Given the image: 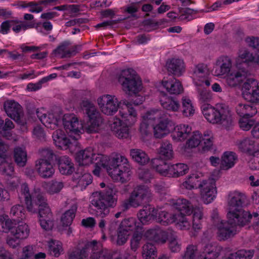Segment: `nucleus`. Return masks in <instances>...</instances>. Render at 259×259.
Masks as SVG:
<instances>
[{"label": "nucleus", "instance_id": "obj_1", "mask_svg": "<svg viewBox=\"0 0 259 259\" xmlns=\"http://www.w3.org/2000/svg\"><path fill=\"white\" fill-rule=\"evenodd\" d=\"M76 160L80 166H87L94 162L106 169L108 175L115 182L121 183L128 181L132 175L131 167L127 158L119 153L107 156L96 153L92 147L76 153Z\"/></svg>", "mask_w": 259, "mask_h": 259}, {"label": "nucleus", "instance_id": "obj_2", "mask_svg": "<svg viewBox=\"0 0 259 259\" xmlns=\"http://www.w3.org/2000/svg\"><path fill=\"white\" fill-rule=\"evenodd\" d=\"M18 198L21 202H24L28 212L38 213L39 218L53 217L47 199L39 189L30 191L28 185L23 183L21 186Z\"/></svg>", "mask_w": 259, "mask_h": 259}, {"label": "nucleus", "instance_id": "obj_3", "mask_svg": "<svg viewBox=\"0 0 259 259\" xmlns=\"http://www.w3.org/2000/svg\"><path fill=\"white\" fill-rule=\"evenodd\" d=\"M137 253L126 250L119 254L114 259H136ZM111 253L106 250H101L97 241L86 242L80 245L69 255V259H111Z\"/></svg>", "mask_w": 259, "mask_h": 259}, {"label": "nucleus", "instance_id": "obj_4", "mask_svg": "<svg viewBox=\"0 0 259 259\" xmlns=\"http://www.w3.org/2000/svg\"><path fill=\"white\" fill-rule=\"evenodd\" d=\"M118 192L116 187L112 186H108L104 192L93 193L91 197V203L95 208L96 215L101 218L98 225L103 233L106 224V221L103 218L109 214L110 207H114L116 205Z\"/></svg>", "mask_w": 259, "mask_h": 259}, {"label": "nucleus", "instance_id": "obj_5", "mask_svg": "<svg viewBox=\"0 0 259 259\" xmlns=\"http://www.w3.org/2000/svg\"><path fill=\"white\" fill-rule=\"evenodd\" d=\"M217 63V66L214 71V75L220 76L228 73L227 82L230 87H233L239 84L247 74V70L241 66V64L237 62L236 65L232 67V60L228 56L220 57Z\"/></svg>", "mask_w": 259, "mask_h": 259}, {"label": "nucleus", "instance_id": "obj_6", "mask_svg": "<svg viewBox=\"0 0 259 259\" xmlns=\"http://www.w3.org/2000/svg\"><path fill=\"white\" fill-rule=\"evenodd\" d=\"M201 110L204 116L210 123L220 124L225 128L232 125V115L226 107L220 105L214 107L210 104H203Z\"/></svg>", "mask_w": 259, "mask_h": 259}, {"label": "nucleus", "instance_id": "obj_7", "mask_svg": "<svg viewBox=\"0 0 259 259\" xmlns=\"http://www.w3.org/2000/svg\"><path fill=\"white\" fill-rule=\"evenodd\" d=\"M118 81L122 91L130 96L136 95L142 89L141 80L132 68L122 70L118 75Z\"/></svg>", "mask_w": 259, "mask_h": 259}, {"label": "nucleus", "instance_id": "obj_8", "mask_svg": "<svg viewBox=\"0 0 259 259\" xmlns=\"http://www.w3.org/2000/svg\"><path fill=\"white\" fill-rule=\"evenodd\" d=\"M152 193L147 186L139 185L136 187L130 194L128 198L122 201L121 207L123 210L130 207L137 208L143 203L150 201Z\"/></svg>", "mask_w": 259, "mask_h": 259}, {"label": "nucleus", "instance_id": "obj_9", "mask_svg": "<svg viewBox=\"0 0 259 259\" xmlns=\"http://www.w3.org/2000/svg\"><path fill=\"white\" fill-rule=\"evenodd\" d=\"M82 107L89 118L85 127V131L88 133L97 132L103 122V118L100 113L95 106L88 101L82 102Z\"/></svg>", "mask_w": 259, "mask_h": 259}, {"label": "nucleus", "instance_id": "obj_10", "mask_svg": "<svg viewBox=\"0 0 259 259\" xmlns=\"http://www.w3.org/2000/svg\"><path fill=\"white\" fill-rule=\"evenodd\" d=\"M100 112L104 115L113 116L119 109L121 102L113 94H105L99 96L97 100Z\"/></svg>", "mask_w": 259, "mask_h": 259}, {"label": "nucleus", "instance_id": "obj_11", "mask_svg": "<svg viewBox=\"0 0 259 259\" xmlns=\"http://www.w3.org/2000/svg\"><path fill=\"white\" fill-rule=\"evenodd\" d=\"M63 125L69 137H74L77 140L83 131V125L73 114H65L62 119Z\"/></svg>", "mask_w": 259, "mask_h": 259}, {"label": "nucleus", "instance_id": "obj_12", "mask_svg": "<svg viewBox=\"0 0 259 259\" xmlns=\"http://www.w3.org/2000/svg\"><path fill=\"white\" fill-rule=\"evenodd\" d=\"M162 115V110L151 109L147 112L143 117V121L140 127L142 137L145 139L151 136V127L156 120Z\"/></svg>", "mask_w": 259, "mask_h": 259}, {"label": "nucleus", "instance_id": "obj_13", "mask_svg": "<svg viewBox=\"0 0 259 259\" xmlns=\"http://www.w3.org/2000/svg\"><path fill=\"white\" fill-rule=\"evenodd\" d=\"M208 73L207 65L204 63H199L191 68V77L195 86L209 87L210 85V80L207 77Z\"/></svg>", "mask_w": 259, "mask_h": 259}, {"label": "nucleus", "instance_id": "obj_14", "mask_svg": "<svg viewBox=\"0 0 259 259\" xmlns=\"http://www.w3.org/2000/svg\"><path fill=\"white\" fill-rule=\"evenodd\" d=\"M243 98L252 103L259 104V82L253 79H247L242 87Z\"/></svg>", "mask_w": 259, "mask_h": 259}, {"label": "nucleus", "instance_id": "obj_15", "mask_svg": "<svg viewBox=\"0 0 259 259\" xmlns=\"http://www.w3.org/2000/svg\"><path fill=\"white\" fill-rule=\"evenodd\" d=\"M200 189L202 200L205 204L211 203L216 196L217 193L215 182L212 179L202 180L198 185Z\"/></svg>", "mask_w": 259, "mask_h": 259}, {"label": "nucleus", "instance_id": "obj_16", "mask_svg": "<svg viewBox=\"0 0 259 259\" xmlns=\"http://www.w3.org/2000/svg\"><path fill=\"white\" fill-rule=\"evenodd\" d=\"M4 109L7 115L21 125L25 123L21 105L14 100H7L4 104Z\"/></svg>", "mask_w": 259, "mask_h": 259}, {"label": "nucleus", "instance_id": "obj_17", "mask_svg": "<svg viewBox=\"0 0 259 259\" xmlns=\"http://www.w3.org/2000/svg\"><path fill=\"white\" fill-rule=\"evenodd\" d=\"M52 138L56 146L62 149L74 150L78 145L76 139L74 137L68 138L61 130L55 131L53 134Z\"/></svg>", "mask_w": 259, "mask_h": 259}, {"label": "nucleus", "instance_id": "obj_18", "mask_svg": "<svg viewBox=\"0 0 259 259\" xmlns=\"http://www.w3.org/2000/svg\"><path fill=\"white\" fill-rule=\"evenodd\" d=\"M52 138L56 146L62 149L74 150L78 145L76 139L74 137L68 138L61 130L55 131L53 134Z\"/></svg>", "mask_w": 259, "mask_h": 259}, {"label": "nucleus", "instance_id": "obj_19", "mask_svg": "<svg viewBox=\"0 0 259 259\" xmlns=\"http://www.w3.org/2000/svg\"><path fill=\"white\" fill-rule=\"evenodd\" d=\"M161 117L156 120L158 121V123L153 126L154 135L156 138H162L167 135L173 130L175 126L174 122L168 118L165 117V115L162 111Z\"/></svg>", "mask_w": 259, "mask_h": 259}, {"label": "nucleus", "instance_id": "obj_20", "mask_svg": "<svg viewBox=\"0 0 259 259\" xmlns=\"http://www.w3.org/2000/svg\"><path fill=\"white\" fill-rule=\"evenodd\" d=\"M227 216L229 222L234 226H243L252 218V215L243 209L229 210Z\"/></svg>", "mask_w": 259, "mask_h": 259}, {"label": "nucleus", "instance_id": "obj_21", "mask_svg": "<svg viewBox=\"0 0 259 259\" xmlns=\"http://www.w3.org/2000/svg\"><path fill=\"white\" fill-rule=\"evenodd\" d=\"M123 104L125 107L119 110V115L121 118L123 124L132 126L137 121V111L130 103L124 102Z\"/></svg>", "mask_w": 259, "mask_h": 259}, {"label": "nucleus", "instance_id": "obj_22", "mask_svg": "<svg viewBox=\"0 0 259 259\" xmlns=\"http://www.w3.org/2000/svg\"><path fill=\"white\" fill-rule=\"evenodd\" d=\"M81 48V46H72L69 41H64L61 43L53 53L61 58H69L75 55Z\"/></svg>", "mask_w": 259, "mask_h": 259}, {"label": "nucleus", "instance_id": "obj_23", "mask_svg": "<svg viewBox=\"0 0 259 259\" xmlns=\"http://www.w3.org/2000/svg\"><path fill=\"white\" fill-rule=\"evenodd\" d=\"M36 114L41 123L47 127L55 129L58 125L59 116L55 113L49 112L48 114L44 109L36 111Z\"/></svg>", "mask_w": 259, "mask_h": 259}, {"label": "nucleus", "instance_id": "obj_24", "mask_svg": "<svg viewBox=\"0 0 259 259\" xmlns=\"http://www.w3.org/2000/svg\"><path fill=\"white\" fill-rule=\"evenodd\" d=\"M159 102L162 108L167 111L176 112L180 109L181 106L179 101L168 96L163 92L160 93Z\"/></svg>", "mask_w": 259, "mask_h": 259}, {"label": "nucleus", "instance_id": "obj_25", "mask_svg": "<svg viewBox=\"0 0 259 259\" xmlns=\"http://www.w3.org/2000/svg\"><path fill=\"white\" fill-rule=\"evenodd\" d=\"M35 168L39 175L42 178H50L55 172V169L51 162L44 158L36 161Z\"/></svg>", "mask_w": 259, "mask_h": 259}, {"label": "nucleus", "instance_id": "obj_26", "mask_svg": "<svg viewBox=\"0 0 259 259\" xmlns=\"http://www.w3.org/2000/svg\"><path fill=\"white\" fill-rule=\"evenodd\" d=\"M234 225L229 221H221L216 227L217 228V235L220 240H226L234 236L236 230Z\"/></svg>", "mask_w": 259, "mask_h": 259}, {"label": "nucleus", "instance_id": "obj_27", "mask_svg": "<svg viewBox=\"0 0 259 259\" xmlns=\"http://www.w3.org/2000/svg\"><path fill=\"white\" fill-rule=\"evenodd\" d=\"M246 201V197L243 194L238 192L230 193L228 200V210L243 209Z\"/></svg>", "mask_w": 259, "mask_h": 259}, {"label": "nucleus", "instance_id": "obj_28", "mask_svg": "<svg viewBox=\"0 0 259 259\" xmlns=\"http://www.w3.org/2000/svg\"><path fill=\"white\" fill-rule=\"evenodd\" d=\"M219 255L215 246L211 244H202L195 259H215Z\"/></svg>", "mask_w": 259, "mask_h": 259}, {"label": "nucleus", "instance_id": "obj_29", "mask_svg": "<svg viewBox=\"0 0 259 259\" xmlns=\"http://www.w3.org/2000/svg\"><path fill=\"white\" fill-rule=\"evenodd\" d=\"M157 210L150 205L145 206L138 213L140 224L145 225L157 218ZM141 226V224H140Z\"/></svg>", "mask_w": 259, "mask_h": 259}, {"label": "nucleus", "instance_id": "obj_30", "mask_svg": "<svg viewBox=\"0 0 259 259\" xmlns=\"http://www.w3.org/2000/svg\"><path fill=\"white\" fill-rule=\"evenodd\" d=\"M161 84L166 91L171 95H179L184 91L181 82L175 78L168 80H163Z\"/></svg>", "mask_w": 259, "mask_h": 259}, {"label": "nucleus", "instance_id": "obj_31", "mask_svg": "<svg viewBox=\"0 0 259 259\" xmlns=\"http://www.w3.org/2000/svg\"><path fill=\"white\" fill-rule=\"evenodd\" d=\"M166 66L168 71L178 77L181 76L185 70L184 62L180 59L173 58L168 60Z\"/></svg>", "mask_w": 259, "mask_h": 259}, {"label": "nucleus", "instance_id": "obj_32", "mask_svg": "<svg viewBox=\"0 0 259 259\" xmlns=\"http://www.w3.org/2000/svg\"><path fill=\"white\" fill-rule=\"evenodd\" d=\"M171 137L173 141L176 142L185 140L191 131V127L188 125L180 124L174 126Z\"/></svg>", "mask_w": 259, "mask_h": 259}, {"label": "nucleus", "instance_id": "obj_33", "mask_svg": "<svg viewBox=\"0 0 259 259\" xmlns=\"http://www.w3.org/2000/svg\"><path fill=\"white\" fill-rule=\"evenodd\" d=\"M145 236L148 240L161 243H165L167 238L166 232L163 231L159 228L147 230L145 233Z\"/></svg>", "mask_w": 259, "mask_h": 259}, {"label": "nucleus", "instance_id": "obj_34", "mask_svg": "<svg viewBox=\"0 0 259 259\" xmlns=\"http://www.w3.org/2000/svg\"><path fill=\"white\" fill-rule=\"evenodd\" d=\"M58 164L59 170L63 175H70L74 170L73 163L66 156L60 157L58 159Z\"/></svg>", "mask_w": 259, "mask_h": 259}, {"label": "nucleus", "instance_id": "obj_35", "mask_svg": "<svg viewBox=\"0 0 259 259\" xmlns=\"http://www.w3.org/2000/svg\"><path fill=\"white\" fill-rule=\"evenodd\" d=\"M174 207L180 212L190 215L194 211L195 208L191 203L185 198H179L174 203Z\"/></svg>", "mask_w": 259, "mask_h": 259}, {"label": "nucleus", "instance_id": "obj_36", "mask_svg": "<svg viewBox=\"0 0 259 259\" xmlns=\"http://www.w3.org/2000/svg\"><path fill=\"white\" fill-rule=\"evenodd\" d=\"M119 228L130 234L131 232L138 231L141 226L139 222H137L136 218H128L122 220Z\"/></svg>", "mask_w": 259, "mask_h": 259}, {"label": "nucleus", "instance_id": "obj_37", "mask_svg": "<svg viewBox=\"0 0 259 259\" xmlns=\"http://www.w3.org/2000/svg\"><path fill=\"white\" fill-rule=\"evenodd\" d=\"M236 111L240 117H252L257 113L255 107L251 104L239 103L236 107Z\"/></svg>", "mask_w": 259, "mask_h": 259}, {"label": "nucleus", "instance_id": "obj_38", "mask_svg": "<svg viewBox=\"0 0 259 259\" xmlns=\"http://www.w3.org/2000/svg\"><path fill=\"white\" fill-rule=\"evenodd\" d=\"M187 214L182 212L175 214V221L178 228L181 230H189L191 228V220Z\"/></svg>", "mask_w": 259, "mask_h": 259}, {"label": "nucleus", "instance_id": "obj_39", "mask_svg": "<svg viewBox=\"0 0 259 259\" xmlns=\"http://www.w3.org/2000/svg\"><path fill=\"white\" fill-rule=\"evenodd\" d=\"M192 224L191 227L195 231H197L202 229V220L203 218V210L201 207H196L192 213Z\"/></svg>", "mask_w": 259, "mask_h": 259}, {"label": "nucleus", "instance_id": "obj_40", "mask_svg": "<svg viewBox=\"0 0 259 259\" xmlns=\"http://www.w3.org/2000/svg\"><path fill=\"white\" fill-rule=\"evenodd\" d=\"M130 154L132 159L140 165H145L150 161L148 155L141 149H132Z\"/></svg>", "mask_w": 259, "mask_h": 259}, {"label": "nucleus", "instance_id": "obj_41", "mask_svg": "<svg viewBox=\"0 0 259 259\" xmlns=\"http://www.w3.org/2000/svg\"><path fill=\"white\" fill-rule=\"evenodd\" d=\"M236 159V155L234 152L230 151L224 152L221 157V168L227 170L231 168L234 165Z\"/></svg>", "mask_w": 259, "mask_h": 259}, {"label": "nucleus", "instance_id": "obj_42", "mask_svg": "<svg viewBox=\"0 0 259 259\" xmlns=\"http://www.w3.org/2000/svg\"><path fill=\"white\" fill-rule=\"evenodd\" d=\"M77 205L75 202H73L70 208L66 211L61 218V221L64 226H69L71 224L75 216Z\"/></svg>", "mask_w": 259, "mask_h": 259}, {"label": "nucleus", "instance_id": "obj_43", "mask_svg": "<svg viewBox=\"0 0 259 259\" xmlns=\"http://www.w3.org/2000/svg\"><path fill=\"white\" fill-rule=\"evenodd\" d=\"M199 177L197 174H192L187 177L184 182L181 184V188L182 189L192 190L197 188V185L201 182Z\"/></svg>", "mask_w": 259, "mask_h": 259}, {"label": "nucleus", "instance_id": "obj_44", "mask_svg": "<svg viewBox=\"0 0 259 259\" xmlns=\"http://www.w3.org/2000/svg\"><path fill=\"white\" fill-rule=\"evenodd\" d=\"M30 233L28 226L26 224H22L15 227L11 231V235L17 237L21 240L27 238Z\"/></svg>", "mask_w": 259, "mask_h": 259}, {"label": "nucleus", "instance_id": "obj_45", "mask_svg": "<svg viewBox=\"0 0 259 259\" xmlns=\"http://www.w3.org/2000/svg\"><path fill=\"white\" fill-rule=\"evenodd\" d=\"M204 85L197 87L198 99L199 102L203 104H208L213 98V94L209 90H207Z\"/></svg>", "mask_w": 259, "mask_h": 259}, {"label": "nucleus", "instance_id": "obj_46", "mask_svg": "<svg viewBox=\"0 0 259 259\" xmlns=\"http://www.w3.org/2000/svg\"><path fill=\"white\" fill-rule=\"evenodd\" d=\"M201 139L202 143L200 145L201 152H205L210 150L212 149L213 143L212 133L210 131L205 132Z\"/></svg>", "mask_w": 259, "mask_h": 259}, {"label": "nucleus", "instance_id": "obj_47", "mask_svg": "<svg viewBox=\"0 0 259 259\" xmlns=\"http://www.w3.org/2000/svg\"><path fill=\"white\" fill-rule=\"evenodd\" d=\"M14 157L15 162L20 167H23L27 162V153L22 148L17 147L14 151Z\"/></svg>", "mask_w": 259, "mask_h": 259}, {"label": "nucleus", "instance_id": "obj_48", "mask_svg": "<svg viewBox=\"0 0 259 259\" xmlns=\"http://www.w3.org/2000/svg\"><path fill=\"white\" fill-rule=\"evenodd\" d=\"M48 243L49 251L51 255L58 257L63 252L62 244L60 241L51 239Z\"/></svg>", "mask_w": 259, "mask_h": 259}, {"label": "nucleus", "instance_id": "obj_49", "mask_svg": "<svg viewBox=\"0 0 259 259\" xmlns=\"http://www.w3.org/2000/svg\"><path fill=\"white\" fill-rule=\"evenodd\" d=\"M175 214H168L165 211L157 210V218H155L157 222L166 225L170 223H172L175 221Z\"/></svg>", "mask_w": 259, "mask_h": 259}, {"label": "nucleus", "instance_id": "obj_50", "mask_svg": "<svg viewBox=\"0 0 259 259\" xmlns=\"http://www.w3.org/2000/svg\"><path fill=\"white\" fill-rule=\"evenodd\" d=\"M151 165L160 175L164 176L166 169L168 168V163L158 158H154L151 160Z\"/></svg>", "mask_w": 259, "mask_h": 259}, {"label": "nucleus", "instance_id": "obj_51", "mask_svg": "<svg viewBox=\"0 0 259 259\" xmlns=\"http://www.w3.org/2000/svg\"><path fill=\"white\" fill-rule=\"evenodd\" d=\"M142 256L144 259H154L156 256V248L151 243H147L143 246Z\"/></svg>", "mask_w": 259, "mask_h": 259}, {"label": "nucleus", "instance_id": "obj_52", "mask_svg": "<svg viewBox=\"0 0 259 259\" xmlns=\"http://www.w3.org/2000/svg\"><path fill=\"white\" fill-rule=\"evenodd\" d=\"M158 153L162 158L170 159L173 156L171 144L168 142H164L160 147Z\"/></svg>", "mask_w": 259, "mask_h": 259}, {"label": "nucleus", "instance_id": "obj_53", "mask_svg": "<svg viewBox=\"0 0 259 259\" xmlns=\"http://www.w3.org/2000/svg\"><path fill=\"white\" fill-rule=\"evenodd\" d=\"M182 103L183 115L186 117L193 115L195 110L191 100L186 97H184L182 99Z\"/></svg>", "mask_w": 259, "mask_h": 259}, {"label": "nucleus", "instance_id": "obj_54", "mask_svg": "<svg viewBox=\"0 0 259 259\" xmlns=\"http://www.w3.org/2000/svg\"><path fill=\"white\" fill-rule=\"evenodd\" d=\"M129 236L130 233H128L118 228L116 239L112 237L111 239L113 243L117 245L121 246L124 245L126 242Z\"/></svg>", "mask_w": 259, "mask_h": 259}, {"label": "nucleus", "instance_id": "obj_55", "mask_svg": "<svg viewBox=\"0 0 259 259\" xmlns=\"http://www.w3.org/2000/svg\"><path fill=\"white\" fill-rule=\"evenodd\" d=\"M10 215L19 221L24 218V209L22 205L16 204L13 206L10 210Z\"/></svg>", "mask_w": 259, "mask_h": 259}, {"label": "nucleus", "instance_id": "obj_56", "mask_svg": "<svg viewBox=\"0 0 259 259\" xmlns=\"http://www.w3.org/2000/svg\"><path fill=\"white\" fill-rule=\"evenodd\" d=\"M239 147L243 152L251 153L255 150V142L250 139L246 138L240 143Z\"/></svg>", "mask_w": 259, "mask_h": 259}, {"label": "nucleus", "instance_id": "obj_57", "mask_svg": "<svg viewBox=\"0 0 259 259\" xmlns=\"http://www.w3.org/2000/svg\"><path fill=\"white\" fill-rule=\"evenodd\" d=\"M64 187V183L61 181L53 180L47 185V191L51 194H54L59 193Z\"/></svg>", "mask_w": 259, "mask_h": 259}, {"label": "nucleus", "instance_id": "obj_58", "mask_svg": "<svg viewBox=\"0 0 259 259\" xmlns=\"http://www.w3.org/2000/svg\"><path fill=\"white\" fill-rule=\"evenodd\" d=\"M252 54L247 49L240 48L238 51V57L236 59V63L239 60H242L243 63L250 64Z\"/></svg>", "mask_w": 259, "mask_h": 259}, {"label": "nucleus", "instance_id": "obj_59", "mask_svg": "<svg viewBox=\"0 0 259 259\" xmlns=\"http://www.w3.org/2000/svg\"><path fill=\"white\" fill-rule=\"evenodd\" d=\"M15 224L10 219L0 218V231L8 233L13 230Z\"/></svg>", "mask_w": 259, "mask_h": 259}, {"label": "nucleus", "instance_id": "obj_60", "mask_svg": "<svg viewBox=\"0 0 259 259\" xmlns=\"http://www.w3.org/2000/svg\"><path fill=\"white\" fill-rule=\"evenodd\" d=\"M202 136L198 131L193 133L191 138L187 141L186 145L188 148H193L197 147L200 143Z\"/></svg>", "mask_w": 259, "mask_h": 259}, {"label": "nucleus", "instance_id": "obj_61", "mask_svg": "<svg viewBox=\"0 0 259 259\" xmlns=\"http://www.w3.org/2000/svg\"><path fill=\"white\" fill-rule=\"evenodd\" d=\"M198 251V246L193 244L189 245L186 248L183 259H195Z\"/></svg>", "mask_w": 259, "mask_h": 259}, {"label": "nucleus", "instance_id": "obj_62", "mask_svg": "<svg viewBox=\"0 0 259 259\" xmlns=\"http://www.w3.org/2000/svg\"><path fill=\"white\" fill-rule=\"evenodd\" d=\"M92 182V177L89 173H84L79 177L77 186L81 190L84 189Z\"/></svg>", "mask_w": 259, "mask_h": 259}, {"label": "nucleus", "instance_id": "obj_63", "mask_svg": "<svg viewBox=\"0 0 259 259\" xmlns=\"http://www.w3.org/2000/svg\"><path fill=\"white\" fill-rule=\"evenodd\" d=\"M169 248L173 252H179L181 248V243L177 236L172 235L168 239Z\"/></svg>", "mask_w": 259, "mask_h": 259}, {"label": "nucleus", "instance_id": "obj_64", "mask_svg": "<svg viewBox=\"0 0 259 259\" xmlns=\"http://www.w3.org/2000/svg\"><path fill=\"white\" fill-rule=\"evenodd\" d=\"M39 218L40 225L44 230L49 231L52 229L54 226L53 217L51 218L48 217Z\"/></svg>", "mask_w": 259, "mask_h": 259}]
</instances>
